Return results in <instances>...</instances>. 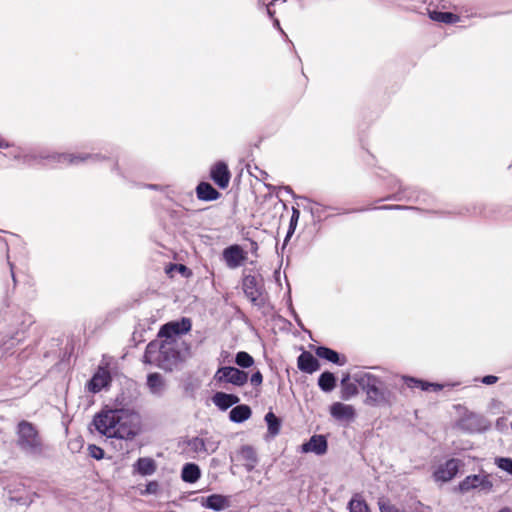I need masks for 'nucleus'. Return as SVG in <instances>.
I'll use <instances>...</instances> for the list:
<instances>
[{"label": "nucleus", "mask_w": 512, "mask_h": 512, "mask_svg": "<svg viewBox=\"0 0 512 512\" xmlns=\"http://www.w3.org/2000/svg\"><path fill=\"white\" fill-rule=\"evenodd\" d=\"M210 177L221 189L228 187L231 174L226 163L219 161L211 167Z\"/></svg>", "instance_id": "nucleus-11"}, {"label": "nucleus", "mask_w": 512, "mask_h": 512, "mask_svg": "<svg viewBox=\"0 0 512 512\" xmlns=\"http://www.w3.org/2000/svg\"><path fill=\"white\" fill-rule=\"evenodd\" d=\"M331 416L343 422H351L355 418V409L352 405L335 402L330 406Z\"/></svg>", "instance_id": "nucleus-14"}, {"label": "nucleus", "mask_w": 512, "mask_h": 512, "mask_svg": "<svg viewBox=\"0 0 512 512\" xmlns=\"http://www.w3.org/2000/svg\"><path fill=\"white\" fill-rule=\"evenodd\" d=\"M298 368L305 373H313L320 367L319 361L309 352L300 354L297 360Z\"/></svg>", "instance_id": "nucleus-17"}, {"label": "nucleus", "mask_w": 512, "mask_h": 512, "mask_svg": "<svg viewBox=\"0 0 512 512\" xmlns=\"http://www.w3.org/2000/svg\"><path fill=\"white\" fill-rule=\"evenodd\" d=\"M205 506L215 511H221L230 506V501L226 496L213 494L206 498Z\"/></svg>", "instance_id": "nucleus-24"}, {"label": "nucleus", "mask_w": 512, "mask_h": 512, "mask_svg": "<svg viewBox=\"0 0 512 512\" xmlns=\"http://www.w3.org/2000/svg\"><path fill=\"white\" fill-rule=\"evenodd\" d=\"M212 401L219 409L227 410L232 405L237 404L240 399L233 394L216 392L212 397Z\"/></svg>", "instance_id": "nucleus-21"}, {"label": "nucleus", "mask_w": 512, "mask_h": 512, "mask_svg": "<svg viewBox=\"0 0 512 512\" xmlns=\"http://www.w3.org/2000/svg\"><path fill=\"white\" fill-rule=\"evenodd\" d=\"M203 442L205 455L214 453L219 447V441L213 437L203 438Z\"/></svg>", "instance_id": "nucleus-35"}, {"label": "nucleus", "mask_w": 512, "mask_h": 512, "mask_svg": "<svg viewBox=\"0 0 512 512\" xmlns=\"http://www.w3.org/2000/svg\"><path fill=\"white\" fill-rule=\"evenodd\" d=\"M222 256L229 269H237L247 260V252L237 244L226 247Z\"/></svg>", "instance_id": "nucleus-9"}, {"label": "nucleus", "mask_w": 512, "mask_h": 512, "mask_svg": "<svg viewBox=\"0 0 512 512\" xmlns=\"http://www.w3.org/2000/svg\"><path fill=\"white\" fill-rule=\"evenodd\" d=\"M499 512H512V509L505 507V508H502Z\"/></svg>", "instance_id": "nucleus-43"}, {"label": "nucleus", "mask_w": 512, "mask_h": 512, "mask_svg": "<svg viewBox=\"0 0 512 512\" xmlns=\"http://www.w3.org/2000/svg\"><path fill=\"white\" fill-rule=\"evenodd\" d=\"M189 451L196 454H204V442L203 438L194 437L187 442Z\"/></svg>", "instance_id": "nucleus-33"}, {"label": "nucleus", "mask_w": 512, "mask_h": 512, "mask_svg": "<svg viewBox=\"0 0 512 512\" xmlns=\"http://www.w3.org/2000/svg\"><path fill=\"white\" fill-rule=\"evenodd\" d=\"M159 490V484L156 481H151L146 485L142 494H156Z\"/></svg>", "instance_id": "nucleus-39"}, {"label": "nucleus", "mask_w": 512, "mask_h": 512, "mask_svg": "<svg viewBox=\"0 0 512 512\" xmlns=\"http://www.w3.org/2000/svg\"><path fill=\"white\" fill-rule=\"evenodd\" d=\"M492 486L493 484L488 475H469L459 484V490L463 493L473 489L488 492L492 489Z\"/></svg>", "instance_id": "nucleus-8"}, {"label": "nucleus", "mask_w": 512, "mask_h": 512, "mask_svg": "<svg viewBox=\"0 0 512 512\" xmlns=\"http://www.w3.org/2000/svg\"><path fill=\"white\" fill-rule=\"evenodd\" d=\"M274 26L277 28L280 27L279 21L277 19L274 20Z\"/></svg>", "instance_id": "nucleus-44"}, {"label": "nucleus", "mask_w": 512, "mask_h": 512, "mask_svg": "<svg viewBox=\"0 0 512 512\" xmlns=\"http://www.w3.org/2000/svg\"><path fill=\"white\" fill-rule=\"evenodd\" d=\"M214 380L217 383H231L235 386H243L248 380V374L235 367H220L215 375Z\"/></svg>", "instance_id": "nucleus-4"}, {"label": "nucleus", "mask_w": 512, "mask_h": 512, "mask_svg": "<svg viewBox=\"0 0 512 512\" xmlns=\"http://www.w3.org/2000/svg\"><path fill=\"white\" fill-rule=\"evenodd\" d=\"M265 421L267 423L268 432L270 436L275 437L280 432V420L276 417L273 412H268L265 415Z\"/></svg>", "instance_id": "nucleus-31"}, {"label": "nucleus", "mask_w": 512, "mask_h": 512, "mask_svg": "<svg viewBox=\"0 0 512 512\" xmlns=\"http://www.w3.org/2000/svg\"><path fill=\"white\" fill-rule=\"evenodd\" d=\"M148 187L150 189H158L159 188L157 185H153V184L149 185Z\"/></svg>", "instance_id": "nucleus-45"}, {"label": "nucleus", "mask_w": 512, "mask_h": 512, "mask_svg": "<svg viewBox=\"0 0 512 512\" xmlns=\"http://www.w3.org/2000/svg\"><path fill=\"white\" fill-rule=\"evenodd\" d=\"M251 416V409L247 405H238L229 413V418L232 422L241 423L246 421Z\"/></svg>", "instance_id": "nucleus-27"}, {"label": "nucleus", "mask_w": 512, "mask_h": 512, "mask_svg": "<svg viewBox=\"0 0 512 512\" xmlns=\"http://www.w3.org/2000/svg\"><path fill=\"white\" fill-rule=\"evenodd\" d=\"M318 385L324 392H331L336 386V378L331 372H324L318 379Z\"/></svg>", "instance_id": "nucleus-30"}, {"label": "nucleus", "mask_w": 512, "mask_h": 512, "mask_svg": "<svg viewBox=\"0 0 512 512\" xmlns=\"http://www.w3.org/2000/svg\"><path fill=\"white\" fill-rule=\"evenodd\" d=\"M179 356L180 353L175 349L173 341L163 340L161 344L150 342L146 347L144 362L171 371L177 364Z\"/></svg>", "instance_id": "nucleus-2"}, {"label": "nucleus", "mask_w": 512, "mask_h": 512, "mask_svg": "<svg viewBox=\"0 0 512 512\" xmlns=\"http://www.w3.org/2000/svg\"><path fill=\"white\" fill-rule=\"evenodd\" d=\"M33 317L29 314H21L16 321V331L13 332L7 342L4 343L5 351H8L12 346L22 342L25 338V333L28 328L33 324Z\"/></svg>", "instance_id": "nucleus-7"}, {"label": "nucleus", "mask_w": 512, "mask_h": 512, "mask_svg": "<svg viewBox=\"0 0 512 512\" xmlns=\"http://www.w3.org/2000/svg\"><path fill=\"white\" fill-rule=\"evenodd\" d=\"M185 269H186V267H185V266L180 265L179 271H182V270H185Z\"/></svg>", "instance_id": "nucleus-47"}, {"label": "nucleus", "mask_w": 512, "mask_h": 512, "mask_svg": "<svg viewBox=\"0 0 512 512\" xmlns=\"http://www.w3.org/2000/svg\"><path fill=\"white\" fill-rule=\"evenodd\" d=\"M149 391L155 396H162L166 390L164 378L158 373H151L147 377Z\"/></svg>", "instance_id": "nucleus-19"}, {"label": "nucleus", "mask_w": 512, "mask_h": 512, "mask_svg": "<svg viewBox=\"0 0 512 512\" xmlns=\"http://www.w3.org/2000/svg\"><path fill=\"white\" fill-rule=\"evenodd\" d=\"M134 467L135 470L143 476L152 475L156 471L155 461L148 457L139 458Z\"/></svg>", "instance_id": "nucleus-26"}, {"label": "nucleus", "mask_w": 512, "mask_h": 512, "mask_svg": "<svg viewBox=\"0 0 512 512\" xmlns=\"http://www.w3.org/2000/svg\"><path fill=\"white\" fill-rule=\"evenodd\" d=\"M250 381H251L252 385H255V386L261 385V383L263 381V376H262L261 372L257 371L254 374H252Z\"/></svg>", "instance_id": "nucleus-40"}, {"label": "nucleus", "mask_w": 512, "mask_h": 512, "mask_svg": "<svg viewBox=\"0 0 512 512\" xmlns=\"http://www.w3.org/2000/svg\"><path fill=\"white\" fill-rule=\"evenodd\" d=\"M53 158L58 163L67 165H79L87 161H101L104 160L106 157L100 153H59L55 154Z\"/></svg>", "instance_id": "nucleus-6"}, {"label": "nucleus", "mask_w": 512, "mask_h": 512, "mask_svg": "<svg viewBox=\"0 0 512 512\" xmlns=\"http://www.w3.org/2000/svg\"><path fill=\"white\" fill-rule=\"evenodd\" d=\"M316 355L340 366L345 364V359L341 360L339 354L336 351L327 347H318L316 349Z\"/></svg>", "instance_id": "nucleus-29"}, {"label": "nucleus", "mask_w": 512, "mask_h": 512, "mask_svg": "<svg viewBox=\"0 0 512 512\" xmlns=\"http://www.w3.org/2000/svg\"><path fill=\"white\" fill-rule=\"evenodd\" d=\"M349 512H369V510L363 500L354 497L349 502Z\"/></svg>", "instance_id": "nucleus-34"}, {"label": "nucleus", "mask_w": 512, "mask_h": 512, "mask_svg": "<svg viewBox=\"0 0 512 512\" xmlns=\"http://www.w3.org/2000/svg\"><path fill=\"white\" fill-rule=\"evenodd\" d=\"M197 197L203 201H213L219 198L220 193L207 182H201L196 188Z\"/></svg>", "instance_id": "nucleus-23"}, {"label": "nucleus", "mask_w": 512, "mask_h": 512, "mask_svg": "<svg viewBox=\"0 0 512 512\" xmlns=\"http://www.w3.org/2000/svg\"><path fill=\"white\" fill-rule=\"evenodd\" d=\"M9 144L0 138V148H8Z\"/></svg>", "instance_id": "nucleus-42"}, {"label": "nucleus", "mask_w": 512, "mask_h": 512, "mask_svg": "<svg viewBox=\"0 0 512 512\" xmlns=\"http://www.w3.org/2000/svg\"><path fill=\"white\" fill-rule=\"evenodd\" d=\"M367 400L372 405L386 404L389 399V392L381 379L376 385L366 392Z\"/></svg>", "instance_id": "nucleus-13"}, {"label": "nucleus", "mask_w": 512, "mask_h": 512, "mask_svg": "<svg viewBox=\"0 0 512 512\" xmlns=\"http://www.w3.org/2000/svg\"><path fill=\"white\" fill-rule=\"evenodd\" d=\"M460 427L470 433L481 432L489 427L488 421L476 413L466 414L459 422Z\"/></svg>", "instance_id": "nucleus-10"}, {"label": "nucleus", "mask_w": 512, "mask_h": 512, "mask_svg": "<svg viewBox=\"0 0 512 512\" xmlns=\"http://www.w3.org/2000/svg\"><path fill=\"white\" fill-rule=\"evenodd\" d=\"M497 381V377L493 375H488L482 378V383L486 385L494 384Z\"/></svg>", "instance_id": "nucleus-41"}, {"label": "nucleus", "mask_w": 512, "mask_h": 512, "mask_svg": "<svg viewBox=\"0 0 512 512\" xmlns=\"http://www.w3.org/2000/svg\"><path fill=\"white\" fill-rule=\"evenodd\" d=\"M459 461L456 459H450L445 464L439 466L434 472V478L436 481L447 482L450 481L458 472Z\"/></svg>", "instance_id": "nucleus-15"}, {"label": "nucleus", "mask_w": 512, "mask_h": 512, "mask_svg": "<svg viewBox=\"0 0 512 512\" xmlns=\"http://www.w3.org/2000/svg\"><path fill=\"white\" fill-rule=\"evenodd\" d=\"M18 445L30 455L37 456L43 452V445L38 432L31 423L26 421H22L18 425Z\"/></svg>", "instance_id": "nucleus-3"}, {"label": "nucleus", "mask_w": 512, "mask_h": 512, "mask_svg": "<svg viewBox=\"0 0 512 512\" xmlns=\"http://www.w3.org/2000/svg\"><path fill=\"white\" fill-rule=\"evenodd\" d=\"M495 462H496V465L498 466V468H500L501 470L512 475V459L511 458L501 457V458H497L495 460Z\"/></svg>", "instance_id": "nucleus-36"}, {"label": "nucleus", "mask_w": 512, "mask_h": 512, "mask_svg": "<svg viewBox=\"0 0 512 512\" xmlns=\"http://www.w3.org/2000/svg\"><path fill=\"white\" fill-rule=\"evenodd\" d=\"M96 430L110 438L132 439L139 432V417L137 414L124 410H109L94 417Z\"/></svg>", "instance_id": "nucleus-1"}, {"label": "nucleus", "mask_w": 512, "mask_h": 512, "mask_svg": "<svg viewBox=\"0 0 512 512\" xmlns=\"http://www.w3.org/2000/svg\"><path fill=\"white\" fill-rule=\"evenodd\" d=\"M244 451H247L250 453V452H252V449L250 447H246V448H244Z\"/></svg>", "instance_id": "nucleus-46"}, {"label": "nucleus", "mask_w": 512, "mask_h": 512, "mask_svg": "<svg viewBox=\"0 0 512 512\" xmlns=\"http://www.w3.org/2000/svg\"><path fill=\"white\" fill-rule=\"evenodd\" d=\"M243 290H244L245 295L252 302H256L259 299L260 295H261V290L258 287L257 279H256V277H254L252 275H248V276H246L244 278V280H243Z\"/></svg>", "instance_id": "nucleus-18"}, {"label": "nucleus", "mask_w": 512, "mask_h": 512, "mask_svg": "<svg viewBox=\"0 0 512 512\" xmlns=\"http://www.w3.org/2000/svg\"><path fill=\"white\" fill-rule=\"evenodd\" d=\"M403 381L409 388H419L423 391H428L430 389H433L434 391H439L442 389V385L440 384L419 380L413 377L404 376Z\"/></svg>", "instance_id": "nucleus-25"}, {"label": "nucleus", "mask_w": 512, "mask_h": 512, "mask_svg": "<svg viewBox=\"0 0 512 512\" xmlns=\"http://www.w3.org/2000/svg\"><path fill=\"white\" fill-rule=\"evenodd\" d=\"M428 15L431 20L444 24H456L461 20L458 14L452 12H442L428 9Z\"/></svg>", "instance_id": "nucleus-22"}, {"label": "nucleus", "mask_w": 512, "mask_h": 512, "mask_svg": "<svg viewBox=\"0 0 512 512\" xmlns=\"http://www.w3.org/2000/svg\"><path fill=\"white\" fill-rule=\"evenodd\" d=\"M327 451V440L323 435H314L310 440L302 445V452L315 453L316 455H323Z\"/></svg>", "instance_id": "nucleus-16"}, {"label": "nucleus", "mask_w": 512, "mask_h": 512, "mask_svg": "<svg viewBox=\"0 0 512 512\" xmlns=\"http://www.w3.org/2000/svg\"><path fill=\"white\" fill-rule=\"evenodd\" d=\"M299 217H300V211L297 208L293 207L287 237H290L294 233L295 228L298 223V220H299Z\"/></svg>", "instance_id": "nucleus-37"}, {"label": "nucleus", "mask_w": 512, "mask_h": 512, "mask_svg": "<svg viewBox=\"0 0 512 512\" xmlns=\"http://www.w3.org/2000/svg\"><path fill=\"white\" fill-rule=\"evenodd\" d=\"M111 381V376L106 368L99 367L91 380L87 383V389L92 393H97L107 387Z\"/></svg>", "instance_id": "nucleus-12"}, {"label": "nucleus", "mask_w": 512, "mask_h": 512, "mask_svg": "<svg viewBox=\"0 0 512 512\" xmlns=\"http://www.w3.org/2000/svg\"><path fill=\"white\" fill-rule=\"evenodd\" d=\"M354 380L365 392H367L374 385H376L381 380V378L370 372L361 371L354 374Z\"/></svg>", "instance_id": "nucleus-20"}, {"label": "nucleus", "mask_w": 512, "mask_h": 512, "mask_svg": "<svg viewBox=\"0 0 512 512\" xmlns=\"http://www.w3.org/2000/svg\"><path fill=\"white\" fill-rule=\"evenodd\" d=\"M192 324L189 318H182L180 321H172L163 325L158 336L175 343V337L185 334L191 330Z\"/></svg>", "instance_id": "nucleus-5"}, {"label": "nucleus", "mask_w": 512, "mask_h": 512, "mask_svg": "<svg viewBox=\"0 0 512 512\" xmlns=\"http://www.w3.org/2000/svg\"><path fill=\"white\" fill-rule=\"evenodd\" d=\"M200 474L198 465L187 463L182 468L181 477L187 483H195L200 478Z\"/></svg>", "instance_id": "nucleus-28"}, {"label": "nucleus", "mask_w": 512, "mask_h": 512, "mask_svg": "<svg viewBox=\"0 0 512 512\" xmlns=\"http://www.w3.org/2000/svg\"><path fill=\"white\" fill-rule=\"evenodd\" d=\"M511 429H512V422H511Z\"/></svg>", "instance_id": "nucleus-48"}, {"label": "nucleus", "mask_w": 512, "mask_h": 512, "mask_svg": "<svg viewBox=\"0 0 512 512\" xmlns=\"http://www.w3.org/2000/svg\"><path fill=\"white\" fill-rule=\"evenodd\" d=\"M235 363L242 368H249L254 364V359L247 352L240 351L236 354Z\"/></svg>", "instance_id": "nucleus-32"}, {"label": "nucleus", "mask_w": 512, "mask_h": 512, "mask_svg": "<svg viewBox=\"0 0 512 512\" xmlns=\"http://www.w3.org/2000/svg\"><path fill=\"white\" fill-rule=\"evenodd\" d=\"M88 451L89 455L96 460H100L104 457V450L96 445H89Z\"/></svg>", "instance_id": "nucleus-38"}]
</instances>
